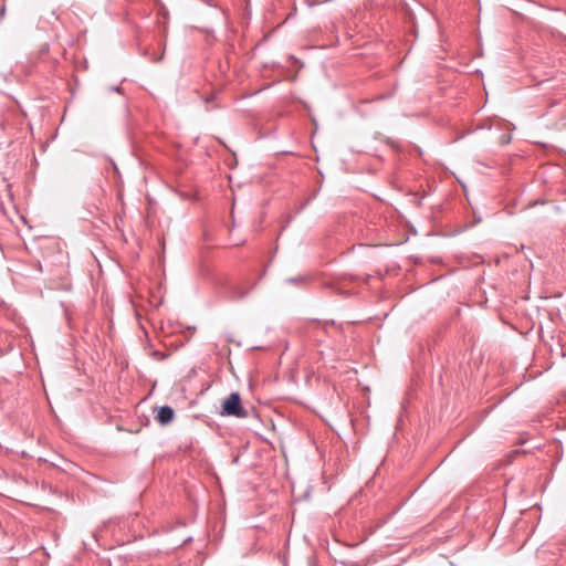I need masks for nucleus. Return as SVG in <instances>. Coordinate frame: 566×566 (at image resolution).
Listing matches in <instances>:
<instances>
[{
    "label": "nucleus",
    "instance_id": "39448f33",
    "mask_svg": "<svg viewBox=\"0 0 566 566\" xmlns=\"http://www.w3.org/2000/svg\"><path fill=\"white\" fill-rule=\"evenodd\" d=\"M312 566H316L315 564H312Z\"/></svg>",
    "mask_w": 566,
    "mask_h": 566
},
{
    "label": "nucleus",
    "instance_id": "f03ea898",
    "mask_svg": "<svg viewBox=\"0 0 566 566\" xmlns=\"http://www.w3.org/2000/svg\"><path fill=\"white\" fill-rule=\"evenodd\" d=\"M174 417H175V411L170 406H161L158 409V412H157L155 419L160 424H168L172 421Z\"/></svg>",
    "mask_w": 566,
    "mask_h": 566
},
{
    "label": "nucleus",
    "instance_id": "f257e3e1",
    "mask_svg": "<svg viewBox=\"0 0 566 566\" xmlns=\"http://www.w3.org/2000/svg\"><path fill=\"white\" fill-rule=\"evenodd\" d=\"M222 415L234 416L237 418H245L247 411L241 405V398L239 392H231L229 397L223 401Z\"/></svg>",
    "mask_w": 566,
    "mask_h": 566
},
{
    "label": "nucleus",
    "instance_id": "20e7f679",
    "mask_svg": "<svg viewBox=\"0 0 566 566\" xmlns=\"http://www.w3.org/2000/svg\"><path fill=\"white\" fill-rule=\"evenodd\" d=\"M245 294H247V293H245V292H243V293L238 294L237 296H238L239 298H242V297H244V296H245Z\"/></svg>",
    "mask_w": 566,
    "mask_h": 566
},
{
    "label": "nucleus",
    "instance_id": "7ed1b4c3",
    "mask_svg": "<svg viewBox=\"0 0 566 566\" xmlns=\"http://www.w3.org/2000/svg\"><path fill=\"white\" fill-rule=\"evenodd\" d=\"M303 277H294V279H290L289 282H292V283H298V282H303Z\"/></svg>",
    "mask_w": 566,
    "mask_h": 566
}]
</instances>
